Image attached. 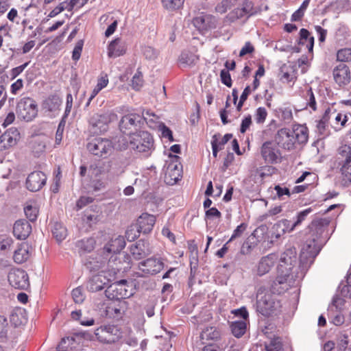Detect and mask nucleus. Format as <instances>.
<instances>
[{"label":"nucleus","instance_id":"1","mask_svg":"<svg viewBox=\"0 0 351 351\" xmlns=\"http://www.w3.org/2000/svg\"><path fill=\"white\" fill-rule=\"evenodd\" d=\"M329 223L330 220L326 218L316 217L307 226L306 229L307 238L302 248L301 262L306 260L311 264L313 263L324 244L322 235Z\"/></svg>","mask_w":351,"mask_h":351},{"label":"nucleus","instance_id":"2","mask_svg":"<svg viewBox=\"0 0 351 351\" xmlns=\"http://www.w3.org/2000/svg\"><path fill=\"white\" fill-rule=\"evenodd\" d=\"M125 241L123 237L119 236L112 239L103 247L102 255L108 259L110 267L118 271L130 268V256L120 252L125 247Z\"/></svg>","mask_w":351,"mask_h":351},{"label":"nucleus","instance_id":"3","mask_svg":"<svg viewBox=\"0 0 351 351\" xmlns=\"http://www.w3.org/2000/svg\"><path fill=\"white\" fill-rule=\"evenodd\" d=\"M146 115L153 117V118L148 120V118L144 114L141 116L137 113H130L123 116L119 122L120 130L123 134L131 136L133 134L137 133L136 132L143 127L145 122L149 127L154 128L156 123L154 119H157L156 116L148 111L146 112Z\"/></svg>","mask_w":351,"mask_h":351},{"label":"nucleus","instance_id":"4","mask_svg":"<svg viewBox=\"0 0 351 351\" xmlns=\"http://www.w3.org/2000/svg\"><path fill=\"white\" fill-rule=\"evenodd\" d=\"M278 275L271 285L274 293L280 295L287 291L291 287L298 285L305 276V271L296 272L285 269L281 272L277 269Z\"/></svg>","mask_w":351,"mask_h":351},{"label":"nucleus","instance_id":"5","mask_svg":"<svg viewBox=\"0 0 351 351\" xmlns=\"http://www.w3.org/2000/svg\"><path fill=\"white\" fill-rule=\"evenodd\" d=\"M131 147L142 154L143 157H148L154 150V138L150 133L146 131H139L130 136Z\"/></svg>","mask_w":351,"mask_h":351},{"label":"nucleus","instance_id":"6","mask_svg":"<svg viewBox=\"0 0 351 351\" xmlns=\"http://www.w3.org/2000/svg\"><path fill=\"white\" fill-rule=\"evenodd\" d=\"M169 160L165 162L163 168L164 181L168 185H173L180 180L182 176V165L180 158L171 154L169 156Z\"/></svg>","mask_w":351,"mask_h":351},{"label":"nucleus","instance_id":"7","mask_svg":"<svg viewBox=\"0 0 351 351\" xmlns=\"http://www.w3.org/2000/svg\"><path fill=\"white\" fill-rule=\"evenodd\" d=\"M122 334L120 327L110 324L101 325L94 332L97 340L104 344H112L118 342L122 338Z\"/></svg>","mask_w":351,"mask_h":351},{"label":"nucleus","instance_id":"8","mask_svg":"<svg viewBox=\"0 0 351 351\" xmlns=\"http://www.w3.org/2000/svg\"><path fill=\"white\" fill-rule=\"evenodd\" d=\"M105 294L112 300L120 301L128 298L133 295L132 285L126 280L116 281L108 286Z\"/></svg>","mask_w":351,"mask_h":351},{"label":"nucleus","instance_id":"9","mask_svg":"<svg viewBox=\"0 0 351 351\" xmlns=\"http://www.w3.org/2000/svg\"><path fill=\"white\" fill-rule=\"evenodd\" d=\"M38 111V105L32 98L23 97L17 103L16 114L25 121H32L37 116Z\"/></svg>","mask_w":351,"mask_h":351},{"label":"nucleus","instance_id":"10","mask_svg":"<svg viewBox=\"0 0 351 351\" xmlns=\"http://www.w3.org/2000/svg\"><path fill=\"white\" fill-rule=\"evenodd\" d=\"M113 148V143L110 140L101 137L93 138L86 144L89 153L100 158H106Z\"/></svg>","mask_w":351,"mask_h":351},{"label":"nucleus","instance_id":"11","mask_svg":"<svg viewBox=\"0 0 351 351\" xmlns=\"http://www.w3.org/2000/svg\"><path fill=\"white\" fill-rule=\"evenodd\" d=\"M298 258L295 247H289L281 254L278 269L283 272V269L296 272V271H304L303 265H297Z\"/></svg>","mask_w":351,"mask_h":351},{"label":"nucleus","instance_id":"12","mask_svg":"<svg viewBox=\"0 0 351 351\" xmlns=\"http://www.w3.org/2000/svg\"><path fill=\"white\" fill-rule=\"evenodd\" d=\"M110 121V116L108 113H95L88 119V128L92 133L101 134L108 130Z\"/></svg>","mask_w":351,"mask_h":351},{"label":"nucleus","instance_id":"13","mask_svg":"<svg viewBox=\"0 0 351 351\" xmlns=\"http://www.w3.org/2000/svg\"><path fill=\"white\" fill-rule=\"evenodd\" d=\"M10 285L16 289L27 290L29 287L27 273L22 269H12L8 275Z\"/></svg>","mask_w":351,"mask_h":351},{"label":"nucleus","instance_id":"14","mask_svg":"<svg viewBox=\"0 0 351 351\" xmlns=\"http://www.w3.org/2000/svg\"><path fill=\"white\" fill-rule=\"evenodd\" d=\"M261 155L266 163L276 164L279 162L280 152L274 142L268 141L262 145Z\"/></svg>","mask_w":351,"mask_h":351},{"label":"nucleus","instance_id":"15","mask_svg":"<svg viewBox=\"0 0 351 351\" xmlns=\"http://www.w3.org/2000/svg\"><path fill=\"white\" fill-rule=\"evenodd\" d=\"M47 180V177L43 171H33L28 175L26 179V188L31 192L39 191L46 184Z\"/></svg>","mask_w":351,"mask_h":351},{"label":"nucleus","instance_id":"16","mask_svg":"<svg viewBox=\"0 0 351 351\" xmlns=\"http://www.w3.org/2000/svg\"><path fill=\"white\" fill-rule=\"evenodd\" d=\"M275 302L269 293L257 295L256 309L258 313L265 317H269L274 311Z\"/></svg>","mask_w":351,"mask_h":351},{"label":"nucleus","instance_id":"17","mask_svg":"<svg viewBox=\"0 0 351 351\" xmlns=\"http://www.w3.org/2000/svg\"><path fill=\"white\" fill-rule=\"evenodd\" d=\"M294 132L287 128L279 130L275 135V143L285 149L291 150L295 145Z\"/></svg>","mask_w":351,"mask_h":351},{"label":"nucleus","instance_id":"18","mask_svg":"<svg viewBox=\"0 0 351 351\" xmlns=\"http://www.w3.org/2000/svg\"><path fill=\"white\" fill-rule=\"evenodd\" d=\"M110 281L108 273L102 271L90 278L87 284V289L91 292H97L104 289Z\"/></svg>","mask_w":351,"mask_h":351},{"label":"nucleus","instance_id":"19","mask_svg":"<svg viewBox=\"0 0 351 351\" xmlns=\"http://www.w3.org/2000/svg\"><path fill=\"white\" fill-rule=\"evenodd\" d=\"M20 134L16 128H10L0 136V151H3L15 145Z\"/></svg>","mask_w":351,"mask_h":351},{"label":"nucleus","instance_id":"20","mask_svg":"<svg viewBox=\"0 0 351 351\" xmlns=\"http://www.w3.org/2000/svg\"><path fill=\"white\" fill-rule=\"evenodd\" d=\"M164 267V263L156 258H149L138 263V268L144 274L155 275L159 273Z\"/></svg>","mask_w":351,"mask_h":351},{"label":"nucleus","instance_id":"21","mask_svg":"<svg viewBox=\"0 0 351 351\" xmlns=\"http://www.w3.org/2000/svg\"><path fill=\"white\" fill-rule=\"evenodd\" d=\"M333 77L339 86L346 85L350 82L349 67L344 63H340L333 69Z\"/></svg>","mask_w":351,"mask_h":351},{"label":"nucleus","instance_id":"22","mask_svg":"<svg viewBox=\"0 0 351 351\" xmlns=\"http://www.w3.org/2000/svg\"><path fill=\"white\" fill-rule=\"evenodd\" d=\"M32 232V226L25 219L17 220L13 226L14 235L20 240H25Z\"/></svg>","mask_w":351,"mask_h":351},{"label":"nucleus","instance_id":"23","mask_svg":"<svg viewBox=\"0 0 351 351\" xmlns=\"http://www.w3.org/2000/svg\"><path fill=\"white\" fill-rule=\"evenodd\" d=\"M156 217L153 215L143 213L137 219L136 225L143 234L149 233L155 224Z\"/></svg>","mask_w":351,"mask_h":351},{"label":"nucleus","instance_id":"24","mask_svg":"<svg viewBox=\"0 0 351 351\" xmlns=\"http://www.w3.org/2000/svg\"><path fill=\"white\" fill-rule=\"evenodd\" d=\"M130 252L135 260H141L150 254L148 243L144 240H138L130 247Z\"/></svg>","mask_w":351,"mask_h":351},{"label":"nucleus","instance_id":"25","mask_svg":"<svg viewBox=\"0 0 351 351\" xmlns=\"http://www.w3.org/2000/svg\"><path fill=\"white\" fill-rule=\"evenodd\" d=\"M108 55L110 58H117L123 55L126 51L125 43L117 38L112 40L108 47Z\"/></svg>","mask_w":351,"mask_h":351},{"label":"nucleus","instance_id":"26","mask_svg":"<svg viewBox=\"0 0 351 351\" xmlns=\"http://www.w3.org/2000/svg\"><path fill=\"white\" fill-rule=\"evenodd\" d=\"M256 230H254L243 242L241 247L240 254L242 255L250 254L257 247L260 241L256 235Z\"/></svg>","mask_w":351,"mask_h":351},{"label":"nucleus","instance_id":"27","mask_svg":"<svg viewBox=\"0 0 351 351\" xmlns=\"http://www.w3.org/2000/svg\"><path fill=\"white\" fill-rule=\"evenodd\" d=\"M123 315L120 301L110 302L106 307L105 315L109 319L119 320Z\"/></svg>","mask_w":351,"mask_h":351},{"label":"nucleus","instance_id":"28","mask_svg":"<svg viewBox=\"0 0 351 351\" xmlns=\"http://www.w3.org/2000/svg\"><path fill=\"white\" fill-rule=\"evenodd\" d=\"M274 255L269 254L261 259L257 268V274L259 276H262L270 271L274 265Z\"/></svg>","mask_w":351,"mask_h":351},{"label":"nucleus","instance_id":"29","mask_svg":"<svg viewBox=\"0 0 351 351\" xmlns=\"http://www.w3.org/2000/svg\"><path fill=\"white\" fill-rule=\"evenodd\" d=\"M245 320H236L229 322V326L232 334L236 338H241L246 332L247 324Z\"/></svg>","mask_w":351,"mask_h":351},{"label":"nucleus","instance_id":"30","mask_svg":"<svg viewBox=\"0 0 351 351\" xmlns=\"http://www.w3.org/2000/svg\"><path fill=\"white\" fill-rule=\"evenodd\" d=\"M30 253L27 243H22L14 252L13 260L17 264L26 262L29 258Z\"/></svg>","mask_w":351,"mask_h":351},{"label":"nucleus","instance_id":"31","mask_svg":"<svg viewBox=\"0 0 351 351\" xmlns=\"http://www.w3.org/2000/svg\"><path fill=\"white\" fill-rule=\"evenodd\" d=\"M95 243V240L93 237L84 238L75 243V247L80 254L88 253L93 250Z\"/></svg>","mask_w":351,"mask_h":351},{"label":"nucleus","instance_id":"32","mask_svg":"<svg viewBox=\"0 0 351 351\" xmlns=\"http://www.w3.org/2000/svg\"><path fill=\"white\" fill-rule=\"evenodd\" d=\"M337 161L339 166L351 164V145H344L339 147Z\"/></svg>","mask_w":351,"mask_h":351},{"label":"nucleus","instance_id":"33","mask_svg":"<svg viewBox=\"0 0 351 351\" xmlns=\"http://www.w3.org/2000/svg\"><path fill=\"white\" fill-rule=\"evenodd\" d=\"M221 337L220 330L215 326H209L204 328L200 335L202 340L217 341Z\"/></svg>","mask_w":351,"mask_h":351},{"label":"nucleus","instance_id":"34","mask_svg":"<svg viewBox=\"0 0 351 351\" xmlns=\"http://www.w3.org/2000/svg\"><path fill=\"white\" fill-rule=\"evenodd\" d=\"M51 232L53 236L58 242L63 241L67 235L66 228L60 222L53 223Z\"/></svg>","mask_w":351,"mask_h":351},{"label":"nucleus","instance_id":"35","mask_svg":"<svg viewBox=\"0 0 351 351\" xmlns=\"http://www.w3.org/2000/svg\"><path fill=\"white\" fill-rule=\"evenodd\" d=\"M242 12L247 14V18L255 16L261 12V7H255L254 3L252 1L245 0L241 5Z\"/></svg>","mask_w":351,"mask_h":351},{"label":"nucleus","instance_id":"36","mask_svg":"<svg viewBox=\"0 0 351 351\" xmlns=\"http://www.w3.org/2000/svg\"><path fill=\"white\" fill-rule=\"evenodd\" d=\"M292 132H294V134H293V139L295 140V143L297 142L298 144H304L307 142L308 135L306 128L300 127L292 130Z\"/></svg>","mask_w":351,"mask_h":351},{"label":"nucleus","instance_id":"37","mask_svg":"<svg viewBox=\"0 0 351 351\" xmlns=\"http://www.w3.org/2000/svg\"><path fill=\"white\" fill-rule=\"evenodd\" d=\"M334 122L332 124V127L336 130L339 131L341 130L343 127H345L347 121H348V117L347 114L337 113L335 111V114H333Z\"/></svg>","mask_w":351,"mask_h":351},{"label":"nucleus","instance_id":"38","mask_svg":"<svg viewBox=\"0 0 351 351\" xmlns=\"http://www.w3.org/2000/svg\"><path fill=\"white\" fill-rule=\"evenodd\" d=\"M314 37L310 36V32L308 30L304 28H302L300 31V45H304V41H308L307 47L309 51H312L314 45Z\"/></svg>","mask_w":351,"mask_h":351},{"label":"nucleus","instance_id":"39","mask_svg":"<svg viewBox=\"0 0 351 351\" xmlns=\"http://www.w3.org/2000/svg\"><path fill=\"white\" fill-rule=\"evenodd\" d=\"M198 60L199 58L197 55L189 51H184L180 56V61L182 63L186 64L189 66L195 64Z\"/></svg>","mask_w":351,"mask_h":351},{"label":"nucleus","instance_id":"40","mask_svg":"<svg viewBox=\"0 0 351 351\" xmlns=\"http://www.w3.org/2000/svg\"><path fill=\"white\" fill-rule=\"evenodd\" d=\"M312 211V208H307L297 213L296 216L293 218V227H296V228H298L300 226Z\"/></svg>","mask_w":351,"mask_h":351},{"label":"nucleus","instance_id":"41","mask_svg":"<svg viewBox=\"0 0 351 351\" xmlns=\"http://www.w3.org/2000/svg\"><path fill=\"white\" fill-rule=\"evenodd\" d=\"M185 0H162L163 7L169 11L180 10L183 7Z\"/></svg>","mask_w":351,"mask_h":351},{"label":"nucleus","instance_id":"42","mask_svg":"<svg viewBox=\"0 0 351 351\" xmlns=\"http://www.w3.org/2000/svg\"><path fill=\"white\" fill-rule=\"evenodd\" d=\"M266 351H284L280 337H274L268 344H265Z\"/></svg>","mask_w":351,"mask_h":351},{"label":"nucleus","instance_id":"43","mask_svg":"<svg viewBox=\"0 0 351 351\" xmlns=\"http://www.w3.org/2000/svg\"><path fill=\"white\" fill-rule=\"evenodd\" d=\"M141 233V232H140L138 226L136 223H133L128 228L125 232V237L128 241H133L140 236Z\"/></svg>","mask_w":351,"mask_h":351},{"label":"nucleus","instance_id":"44","mask_svg":"<svg viewBox=\"0 0 351 351\" xmlns=\"http://www.w3.org/2000/svg\"><path fill=\"white\" fill-rule=\"evenodd\" d=\"M276 171V169L273 166H263L259 168H257V173H259V178H261V180L269 176H271Z\"/></svg>","mask_w":351,"mask_h":351},{"label":"nucleus","instance_id":"45","mask_svg":"<svg viewBox=\"0 0 351 351\" xmlns=\"http://www.w3.org/2000/svg\"><path fill=\"white\" fill-rule=\"evenodd\" d=\"M108 84V79L107 77H101L98 79L97 84L95 87L92 90L90 94V99H93L95 96L101 90L104 88H105Z\"/></svg>","mask_w":351,"mask_h":351},{"label":"nucleus","instance_id":"46","mask_svg":"<svg viewBox=\"0 0 351 351\" xmlns=\"http://www.w3.org/2000/svg\"><path fill=\"white\" fill-rule=\"evenodd\" d=\"M209 19H210L209 14L197 16L193 21V25L199 30H206V22Z\"/></svg>","mask_w":351,"mask_h":351},{"label":"nucleus","instance_id":"47","mask_svg":"<svg viewBox=\"0 0 351 351\" xmlns=\"http://www.w3.org/2000/svg\"><path fill=\"white\" fill-rule=\"evenodd\" d=\"M337 60L341 63L351 61V49L343 48L339 49L337 53Z\"/></svg>","mask_w":351,"mask_h":351},{"label":"nucleus","instance_id":"48","mask_svg":"<svg viewBox=\"0 0 351 351\" xmlns=\"http://www.w3.org/2000/svg\"><path fill=\"white\" fill-rule=\"evenodd\" d=\"M8 330V320L3 315H0V341H4L6 339Z\"/></svg>","mask_w":351,"mask_h":351},{"label":"nucleus","instance_id":"49","mask_svg":"<svg viewBox=\"0 0 351 351\" xmlns=\"http://www.w3.org/2000/svg\"><path fill=\"white\" fill-rule=\"evenodd\" d=\"M66 118L67 117H64V116H62V117L58 124V128L56 130V143L58 145H59L62 141V136H63V132H64V127L66 125Z\"/></svg>","mask_w":351,"mask_h":351},{"label":"nucleus","instance_id":"50","mask_svg":"<svg viewBox=\"0 0 351 351\" xmlns=\"http://www.w3.org/2000/svg\"><path fill=\"white\" fill-rule=\"evenodd\" d=\"M25 214L30 221H35L38 217V210L36 207L28 205L24 208Z\"/></svg>","mask_w":351,"mask_h":351},{"label":"nucleus","instance_id":"51","mask_svg":"<svg viewBox=\"0 0 351 351\" xmlns=\"http://www.w3.org/2000/svg\"><path fill=\"white\" fill-rule=\"evenodd\" d=\"M316 132L322 138L327 136L329 134L328 125L321 120L317 121Z\"/></svg>","mask_w":351,"mask_h":351},{"label":"nucleus","instance_id":"52","mask_svg":"<svg viewBox=\"0 0 351 351\" xmlns=\"http://www.w3.org/2000/svg\"><path fill=\"white\" fill-rule=\"evenodd\" d=\"M99 215L96 213H89V210H86L82 219L86 223H88L90 226L97 223L99 220Z\"/></svg>","mask_w":351,"mask_h":351},{"label":"nucleus","instance_id":"53","mask_svg":"<svg viewBox=\"0 0 351 351\" xmlns=\"http://www.w3.org/2000/svg\"><path fill=\"white\" fill-rule=\"evenodd\" d=\"M247 228V224L246 223H241L240 225L237 226V228L233 231L231 237L228 241V243H231L235 239L241 237L243 232L246 230Z\"/></svg>","mask_w":351,"mask_h":351},{"label":"nucleus","instance_id":"54","mask_svg":"<svg viewBox=\"0 0 351 351\" xmlns=\"http://www.w3.org/2000/svg\"><path fill=\"white\" fill-rule=\"evenodd\" d=\"M267 116V112L264 107H259L256 109L254 118L257 123H263Z\"/></svg>","mask_w":351,"mask_h":351},{"label":"nucleus","instance_id":"55","mask_svg":"<svg viewBox=\"0 0 351 351\" xmlns=\"http://www.w3.org/2000/svg\"><path fill=\"white\" fill-rule=\"evenodd\" d=\"M71 295L74 302L77 304L82 303L85 299L83 289L80 287L73 289Z\"/></svg>","mask_w":351,"mask_h":351},{"label":"nucleus","instance_id":"56","mask_svg":"<svg viewBox=\"0 0 351 351\" xmlns=\"http://www.w3.org/2000/svg\"><path fill=\"white\" fill-rule=\"evenodd\" d=\"M231 313L236 317L242 318V320H245L247 322H249V313L248 311H247V308L245 306H242L237 309L232 310Z\"/></svg>","mask_w":351,"mask_h":351},{"label":"nucleus","instance_id":"57","mask_svg":"<svg viewBox=\"0 0 351 351\" xmlns=\"http://www.w3.org/2000/svg\"><path fill=\"white\" fill-rule=\"evenodd\" d=\"M101 263L97 261L94 258H90L86 262L85 267L90 272H95L99 270V269L101 267Z\"/></svg>","mask_w":351,"mask_h":351},{"label":"nucleus","instance_id":"58","mask_svg":"<svg viewBox=\"0 0 351 351\" xmlns=\"http://www.w3.org/2000/svg\"><path fill=\"white\" fill-rule=\"evenodd\" d=\"M306 101L307 106L311 108L313 111H315L317 109V103L311 88L306 92Z\"/></svg>","mask_w":351,"mask_h":351},{"label":"nucleus","instance_id":"59","mask_svg":"<svg viewBox=\"0 0 351 351\" xmlns=\"http://www.w3.org/2000/svg\"><path fill=\"white\" fill-rule=\"evenodd\" d=\"M281 112V119L285 123H290L293 120V113L290 108H284L280 109Z\"/></svg>","mask_w":351,"mask_h":351},{"label":"nucleus","instance_id":"60","mask_svg":"<svg viewBox=\"0 0 351 351\" xmlns=\"http://www.w3.org/2000/svg\"><path fill=\"white\" fill-rule=\"evenodd\" d=\"M220 77L221 82L227 86L228 87H231L232 85L230 74L228 71L226 69H222L220 72Z\"/></svg>","mask_w":351,"mask_h":351},{"label":"nucleus","instance_id":"61","mask_svg":"<svg viewBox=\"0 0 351 351\" xmlns=\"http://www.w3.org/2000/svg\"><path fill=\"white\" fill-rule=\"evenodd\" d=\"M83 45H84L83 40H80L77 41V43H76V45L73 49V55H72L73 60H78L80 59V56H81V52L82 51Z\"/></svg>","mask_w":351,"mask_h":351},{"label":"nucleus","instance_id":"62","mask_svg":"<svg viewBox=\"0 0 351 351\" xmlns=\"http://www.w3.org/2000/svg\"><path fill=\"white\" fill-rule=\"evenodd\" d=\"M274 190L276 191V197L279 199H283L282 197L284 195H287V197H290L291 193L288 188L287 187H281L280 185H276L274 186Z\"/></svg>","mask_w":351,"mask_h":351},{"label":"nucleus","instance_id":"63","mask_svg":"<svg viewBox=\"0 0 351 351\" xmlns=\"http://www.w3.org/2000/svg\"><path fill=\"white\" fill-rule=\"evenodd\" d=\"M60 99L56 96H53L47 101V104L50 111L55 110L60 105Z\"/></svg>","mask_w":351,"mask_h":351},{"label":"nucleus","instance_id":"64","mask_svg":"<svg viewBox=\"0 0 351 351\" xmlns=\"http://www.w3.org/2000/svg\"><path fill=\"white\" fill-rule=\"evenodd\" d=\"M340 167V170L344 177V180L351 183V164Z\"/></svg>","mask_w":351,"mask_h":351}]
</instances>
